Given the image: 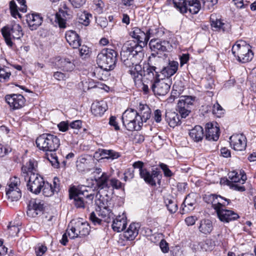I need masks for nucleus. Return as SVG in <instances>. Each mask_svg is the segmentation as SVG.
Returning <instances> with one entry per match:
<instances>
[{"instance_id":"nucleus-1","label":"nucleus","mask_w":256,"mask_h":256,"mask_svg":"<svg viewBox=\"0 0 256 256\" xmlns=\"http://www.w3.org/2000/svg\"><path fill=\"white\" fill-rule=\"evenodd\" d=\"M144 52H142V46L136 44L134 41H128L122 46L120 52L121 60L127 67L132 66L129 71H135L144 74L139 63L142 60Z\"/></svg>"},{"instance_id":"nucleus-2","label":"nucleus","mask_w":256,"mask_h":256,"mask_svg":"<svg viewBox=\"0 0 256 256\" xmlns=\"http://www.w3.org/2000/svg\"><path fill=\"white\" fill-rule=\"evenodd\" d=\"M117 55L115 50L104 48L97 56V64L100 68L105 70H112L116 66Z\"/></svg>"},{"instance_id":"nucleus-3","label":"nucleus","mask_w":256,"mask_h":256,"mask_svg":"<svg viewBox=\"0 0 256 256\" xmlns=\"http://www.w3.org/2000/svg\"><path fill=\"white\" fill-rule=\"evenodd\" d=\"M232 51L234 56L238 58V60L242 63L248 62L253 58L254 54L250 46L243 40L237 42L233 46Z\"/></svg>"},{"instance_id":"nucleus-4","label":"nucleus","mask_w":256,"mask_h":256,"mask_svg":"<svg viewBox=\"0 0 256 256\" xmlns=\"http://www.w3.org/2000/svg\"><path fill=\"white\" fill-rule=\"evenodd\" d=\"M122 121L126 129L130 131L139 130L142 128V121L139 113L134 110H127L122 114Z\"/></svg>"},{"instance_id":"nucleus-5","label":"nucleus","mask_w":256,"mask_h":256,"mask_svg":"<svg viewBox=\"0 0 256 256\" xmlns=\"http://www.w3.org/2000/svg\"><path fill=\"white\" fill-rule=\"evenodd\" d=\"M2 33L6 44L10 46L13 44L11 38L20 39L24 35L22 27L19 24H14L12 27L6 26L2 29Z\"/></svg>"},{"instance_id":"nucleus-6","label":"nucleus","mask_w":256,"mask_h":256,"mask_svg":"<svg viewBox=\"0 0 256 256\" xmlns=\"http://www.w3.org/2000/svg\"><path fill=\"white\" fill-rule=\"evenodd\" d=\"M24 179L27 182L28 190L36 194L40 192L45 182L43 178L38 174H32L30 176H27V174H25Z\"/></svg>"},{"instance_id":"nucleus-7","label":"nucleus","mask_w":256,"mask_h":256,"mask_svg":"<svg viewBox=\"0 0 256 256\" xmlns=\"http://www.w3.org/2000/svg\"><path fill=\"white\" fill-rule=\"evenodd\" d=\"M170 80L169 78H160L152 84L150 88L154 94L164 96L170 90Z\"/></svg>"},{"instance_id":"nucleus-8","label":"nucleus","mask_w":256,"mask_h":256,"mask_svg":"<svg viewBox=\"0 0 256 256\" xmlns=\"http://www.w3.org/2000/svg\"><path fill=\"white\" fill-rule=\"evenodd\" d=\"M70 230L72 234L68 230L66 232L68 233V235L71 238L74 239L76 238H81L88 234L90 227L88 223L78 222L76 224L74 227H72Z\"/></svg>"},{"instance_id":"nucleus-9","label":"nucleus","mask_w":256,"mask_h":256,"mask_svg":"<svg viewBox=\"0 0 256 256\" xmlns=\"http://www.w3.org/2000/svg\"><path fill=\"white\" fill-rule=\"evenodd\" d=\"M18 183L19 179L14 177L10 180V183L6 188V194L11 201H17L22 196L21 192L17 186Z\"/></svg>"},{"instance_id":"nucleus-10","label":"nucleus","mask_w":256,"mask_h":256,"mask_svg":"<svg viewBox=\"0 0 256 256\" xmlns=\"http://www.w3.org/2000/svg\"><path fill=\"white\" fill-rule=\"evenodd\" d=\"M86 192H87V190L82 191L74 188L70 190V198L74 199V205L76 208H84L88 204V201H84V196H85Z\"/></svg>"},{"instance_id":"nucleus-11","label":"nucleus","mask_w":256,"mask_h":256,"mask_svg":"<svg viewBox=\"0 0 256 256\" xmlns=\"http://www.w3.org/2000/svg\"><path fill=\"white\" fill-rule=\"evenodd\" d=\"M37 147L40 150L46 152V158L51 163L52 165L54 168H58L59 166V162L56 153L52 152H55L58 148L59 145H56V147H52L50 145L48 146V145L44 146L41 145H36Z\"/></svg>"},{"instance_id":"nucleus-12","label":"nucleus","mask_w":256,"mask_h":256,"mask_svg":"<svg viewBox=\"0 0 256 256\" xmlns=\"http://www.w3.org/2000/svg\"><path fill=\"white\" fill-rule=\"evenodd\" d=\"M216 123L208 122L206 124V139L210 142L217 141L220 136V128Z\"/></svg>"},{"instance_id":"nucleus-13","label":"nucleus","mask_w":256,"mask_h":256,"mask_svg":"<svg viewBox=\"0 0 256 256\" xmlns=\"http://www.w3.org/2000/svg\"><path fill=\"white\" fill-rule=\"evenodd\" d=\"M141 178H143L146 182L152 186L156 185V179L160 180V178L162 176L160 175V172L156 170H153L152 173H150L146 169L140 170V174Z\"/></svg>"},{"instance_id":"nucleus-14","label":"nucleus","mask_w":256,"mask_h":256,"mask_svg":"<svg viewBox=\"0 0 256 256\" xmlns=\"http://www.w3.org/2000/svg\"><path fill=\"white\" fill-rule=\"evenodd\" d=\"M5 99L10 108L18 109L22 108L24 104V98L21 94H13L6 95Z\"/></svg>"},{"instance_id":"nucleus-15","label":"nucleus","mask_w":256,"mask_h":256,"mask_svg":"<svg viewBox=\"0 0 256 256\" xmlns=\"http://www.w3.org/2000/svg\"><path fill=\"white\" fill-rule=\"evenodd\" d=\"M211 26L214 30L228 32L230 25L228 23L222 22L220 18H218L216 14H212L210 16Z\"/></svg>"},{"instance_id":"nucleus-16","label":"nucleus","mask_w":256,"mask_h":256,"mask_svg":"<svg viewBox=\"0 0 256 256\" xmlns=\"http://www.w3.org/2000/svg\"><path fill=\"white\" fill-rule=\"evenodd\" d=\"M44 204L38 200H32L29 202L27 214L30 217H36L43 210Z\"/></svg>"},{"instance_id":"nucleus-17","label":"nucleus","mask_w":256,"mask_h":256,"mask_svg":"<svg viewBox=\"0 0 256 256\" xmlns=\"http://www.w3.org/2000/svg\"><path fill=\"white\" fill-rule=\"evenodd\" d=\"M159 72L158 68L154 66H148L146 70H144L143 75L144 78L150 82L151 86L152 83L160 79Z\"/></svg>"},{"instance_id":"nucleus-18","label":"nucleus","mask_w":256,"mask_h":256,"mask_svg":"<svg viewBox=\"0 0 256 256\" xmlns=\"http://www.w3.org/2000/svg\"><path fill=\"white\" fill-rule=\"evenodd\" d=\"M96 197V204L98 208L110 207L111 197L105 190L98 191Z\"/></svg>"},{"instance_id":"nucleus-19","label":"nucleus","mask_w":256,"mask_h":256,"mask_svg":"<svg viewBox=\"0 0 256 256\" xmlns=\"http://www.w3.org/2000/svg\"><path fill=\"white\" fill-rule=\"evenodd\" d=\"M150 47L152 51L158 52H166L170 47L168 42L166 40L161 41L160 40H152L149 43Z\"/></svg>"},{"instance_id":"nucleus-20","label":"nucleus","mask_w":256,"mask_h":256,"mask_svg":"<svg viewBox=\"0 0 256 256\" xmlns=\"http://www.w3.org/2000/svg\"><path fill=\"white\" fill-rule=\"evenodd\" d=\"M178 64L177 62L168 60L166 66H164L162 68H159V70L164 76L168 78L176 73L178 70Z\"/></svg>"},{"instance_id":"nucleus-21","label":"nucleus","mask_w":256,"mask_h":256,"mask_svg":"<svg viewBox=\"0 0 256 256\" xmlns=\"http://www.w3.org/2000/svg\"><path fill=\"white\" fill-rule=\"evenodd\" d=\"M220 220L223 222H228L234 220L239 218L238 214L231 210L220 208L216 212Z\"/></svg>"},{"instance_id":"nucleus-22","label":"nucleus","mask_w":256,"mask_h":256,"mask_svg":"<svg viewBox=\"0 0 256 256\" xmlns=\"http://www.w3.org/2000/svg\"><path fill=\"white\" fill-rule=\"evenodd\" d=\"M108 108L106 102L101 100L93 102L91 106V112L96 116H101Z\"/></svg>"},{"instance_id":"nucleus-23","label":"nucleus","mask_w":256,"mask_h":256,"mask_svg":"<svg viewBox=\"0 0 256 256\" xmlns=\"http://www.w3.org/2000/svg\"><path fill=\"white\" fill-rule=\"evenodd\" d=\"M36 144H59L60 140L56 136L44 134L36 138Z\"/></svg>"},{"instance_id":"nucleus-24","label":"nucleus","mask_w":256,"mask_h":256,"mask_svg":"<svg viewBox=\"0 0 256 256\" xmlns=\"http://www.w3.org/2000/svg\"><path fill=\"white\" fill-rule=\"evenodd\" d=\"M66 38L73 48H77L80 46V39L75 32L73 30L67 32L66 34Z\"/></svg>"},{"instance_id":"nucleus-25","label":"nucleus","mask_w":256,"mask_h":256,"mask_svg":"<svg viewBox=\"0 0 256 256\" xmlns=\"http://www.w3.org/2000/svg\"><path fill=\"white\" fill-rule=\"evenodd\" d=\"M26 22L32 30L37 28L42 23V18L37 14H30L26 16Z\"/></svg>"},{"instance_id":"nucleus-26","label":"nucleus","mask_w":256,"mask_h":256,"mask_svg":"<svg viewBox=\"0 0 256 256\" xmlns=\"http://www.w3.org/2000/svg\"><path fill=\"white\" fill-rule=\"evenodd\" d=\"M59 68L66 72H71L75 68L74 60L69 58H62L58 62Z\"/></svg>"},{"instance_id":"nucleus-27","label":"nucleus","mask_w":256,"mask_h":256,"mask_svg":"<svg viewBox=\"0 0 256 256\" xmlns=\"http://www.w3.org/2000/svg\"><path fill=\"white\" fill-rule=\"evenodd\" d=\"M165 118L170 127L174 128L180 124L178 115L174 112L166 111Z\"/></svg>"},{"instance_id":"nucleus-28","label":"nucleus","mask_w":256,"mask_h":256,"mask_svg":"<svg viewBox=\"0 0 256 256\" xmlns=\"http://www.w3.org/2000/svg\"><path fill=\"white\" fill-rule=\"evenodd\" d=\"M189 135L194 142H198L204 138L203 128L200 126H196L190 130Z\"/></svg>"},{"instance_id":"nucleus-29","label":"nucleus","mask_w":256,"mask_h":256,"mask_svg":"<svg viewBox=\"0 0 256 256\" xmlns=\"http://www.w3.org/2000/svg\"><path fill=\"white\" fill-rule=\"evenodd\" d=\"M69 18V14L67 10L60 9L56 15V20L60 28H65L66 19Z\"/></svg>"},{"instance_id":"nucleus-30","label":"nucleus","mask_w":256,"mask_h":256,"mask_svg":"<svg viewBox=\"0 0 256 256\" xmlns=\"http://www.w3.org/2000/svg\"><path fill=\"white\" fill-rule=\"evenodd\" d=\"M140 114H139V117L140 118V121H142V126L143 122H146L148 120L151 115V110L149 106L146 104H140Z\"/></svg>"},{"instance_id":"nucleus-31","label":"nucleus","mask_w":256,"mask_h":256,"mask_svg":"<svg viewBox=\"0 0 256 256\" xmlns=\"http://www.w3.org/2000/svg\"><path fill=\"white\" fill-rule=\"evenodd\" d=\"M126 226V218H121L120 216L117 217L113 220L112 228L114 231L120 232L124 230Z\"/></svg>"},{"instance_id":"nucleus-32","label":"nucleus","mask_w":256,"mask_h":256,"mask_svg":"<svg viewBox=\"0 0 256 256\" xmlns=\"http://www.w3.org/2000/svg\"><path fill=\"white\" fill-rule=\"evenodd\" d=\"M138 224H130L128 229L124 232V237L128 240H133L138 234Z\"/></svg>"},{"instance_id":"nucleus-33","label":"nucleus","mask_w":256,"mask_h":256,"mask_svg":"<svg viewBox=\"0 0 256 256\" xmlns=\"http://www.w3.org/2000/svg\"><path fill=\"white\" fill-rule=\"evenodd\" d=\"M108 176L104 172L102 176L96 180V184L99 189L98 191L105 190L104 189H108L110 188L108 184Z\"/></svg>"},{"instance_id":"nucleus-34","label":"nucleus","mask_w":256,"mask_h":256,"mask_svg":"<svg viewBox=\"0 0 256 256\" xmlns=\"http://www.w3.org/2000/svg\"><path fill=\"white\" fill-rule=\"evenodd\" d=\"M186 12L188 10L192 14H197L200 9V4L198 0H186Z\"/></svg>"},{"instance_id":"nucleus-35","label":"nucleus","mask_w":256,"mask_h":256,"mask_svg":"<svg viewBox=\"0 0 256 256\" xmlns=\"http://www.w3.org/2000/svg\"><path fill=\"white\" fill-rule=\"evenodd\" d=\"M198 229L201 232L204 234H210L212 230V222L206 219L201 220Z\"/></svg>"},{"instance_id":"nucleus-36","label":"nucleus","mask_w":256,"mask_h":256,"mask_svg":"<svg viewBox=\"0 0 256 256\" xmlns=\"http://www.w3.org/2000/svg\"><path fill=\"white\" fill-rule=\"evenodd\" d=\"M98 215L103 218V220L107 223L110 222L111 218H113V214L110 207L99 208Z\"/></svg>"},{"instance_id":"nucleus-37","label":"nucleus","mask_w":256,"mask_h":256,"mask_svg":"<svg viewBox=\"0 0 256 256\" xmlns=\"http://www.w3.org/2000/svg\"><path fill=\"white\" fill-rule=\"evenodd\" d=\"M42 188H43V194L46 196H51L55 192H58L60 190V188L56 186H54V188L52 184L46 182H44Z\"/></svg>"},{"instance_id":"nucleus-38","label":"nucleus","mask_w":256,"mask_h":256,"mask_svg":"<svg viewBox=\"0 0 256 256\" xmlns=\"http://www.w3.org/2000/svg\"><path fill=\"white\" fill-rule=\"evenodd\" d=\"M229 142L232 144H246V138L242 134H234L230 136Z\"/></svg>"},{"instance_id":"nucleus-39","label":"nucleus","mask_w":256,"mask_h":256,"mask_svg":"<svg viewBox=\"0 0 256 256\" xmlns=\"http://www.w3.org/2000/svg\"><path fill=\"white\" fill-rule=\"evenodd\" d=\"M220 200H224V201H228V204L230 203V200L224 198L220 195L216 196V198L212 203V207L216 210V212H218L222 206H225V202H220Z\"/></svg>"},{"instance_id":"nucleus-40","label":"nucleus","mask_w":256,"mask_h":256,"mask_svg":"<svg viewBox=\"0 0 256 256\" xmlns=\"http://www.w3.org/2000/svg\"><path fill=\"white\" fill-rule=\"evenodd\" d=\"M228 178H228H222L221 180V182L223 181V182H226L227 185L230 186L233 182L236 183L240 181L238 174L236 171L230 172L228 174Z\"/></svg>"},{"instance_id":"nucleus-41","label":"nucleus","mask_w":256,"mask_h":256,"mask_svg":"<svg viewBox=\"0 0 256 256\" xmlns=\"http://www.w3.org/2000/svg\"><path fill=\"white\" fill-rule=\"evenodd\" d=\"M194 194H188L183 204L185 207L188 206V210H191L194 209V205L196 203Z\"/></svg>"},{"instance_id":"nucleus-42","label":"nucleus","mask_w":256,"mask_h":256,"mask_svg":"<svg viewBox=\"0 0 256 256\" xmlns=\"http://www.w3.org/2000/svg\"><path fill=\"white\" fill-rule=\"evenodd\" d=\"M150 30L147 31L146 32H144L142 31L140 34L138 36V37L136 40H138L137 44L141 45L142 46V48L147 44V42L150 39ZM134 42L136 44L135 42ZM142 52H143L142 49Z\"/></svg>"},{"instance_id":"nucleus-43","label":"nucleus","mask_w":256,"mask_h":256,"mask_svg":"<svg viewBox=\"0 0 256 256\" xmlns=\"http://www.w3.org/2000/svg\"><path fill=\"white\" fill-rule=\"evenodd\" d=\"M35 170L34 163L32 160H30L26 166H23L22 168V176L24 178V174H27V176L31 175L32 174H36L34 171Z\"/></svg>"},{"instance_id":"nucleus-44","label":"nucleus","mask_w":256,"mask_h":256,"mask_svg":"<svg viewBox=\"0 0 256 256\" xmlns=\"http://www.w3.org/2000/svg\"><path fill=\"white\" fill-rule=\"evenodd\" d=\"M100 155L102 156L104 158H112V160L117 158L120 156L118 152L112 150H102Z\"/></svg>"},{"instance_id":"nucleus-45","label":"nucleus","mask_w":256,"mask_h":256,"mask_svg":"<svg viewBox=\"0 0 256 256\" xmlns=\"http://www.w3.org/2000/svg\"><path fill=\"white\" fill-rule=\"evenodd\" d=\"M187 2L186 0H173L174 6L182 14L186 12Z\"/></svg>"},{"instance_id":"nucleus-46","label":"nucleus","mask_w":256,"mask_h":256,"mask_svg":"<svg viewBox=\"0 0 256 256\" xmlns=\"http://www.w3.org/2000/svg\"><path fill=\"white\" fill-rule=\"evenodd\" d=\"M88 166V160L86 158H80L76 162V168L80 172H84Z\"/></svg>"},{"instance_id":"nucleus-47","label":"nucleus","mask_w":256,"mask_h":256,"mask_svg":"<svg viewBox=\"0 0 256 256\" xmlns=\"http://www.w3.org/2000/svg\"><path fill=\"white\" fill-rule=\"evenodd\" d=\"M91 14L86 12L81 14L78 18V22L85 26H87L90 24V17H92Z\"/></svg>"},{"instance_id":"nucleus-48","label":"nucleus","mask_w":256,"mask_h":256,"mask_svg":"<svg viewBox=\"0 0 256 256\" xmlns=\"http://www.w3.org/2000/svg\"><path fill=\"white\" fill-rule=\"evenodd\" d=\"M165 202L169 212L171 213H174L178 210V205L176 202L172 200L167 199Z\"/></svg>"},{"instance_id":"nucleus-49","label":"nucleus","mask_w":256,"mask_h":256,"mask_svg":"<svg viewBox=\"0 0 256 256\" xmlns=\"http://www.w3.org/2000/svg\"><path fill=\"white\" fill-rule=\"evenodd\" d=\"M110 186L114 189L120 190L124 189V184L118 180L116 178H112L109 180Z\"/></svg>"},{"instance_id":"nucleus-50","label":"nucleus","mask_w":256,"mask_h":256,"mask_svg":"<svg viewBox=\"0 0 256 256\" xmlns=\"http://www.w3.org/2000/svg\"><path fill=\"white\" fill-rule=\"evenodd\" d=\"M129 72L131 76V77L132 78L134 82L135 85H138L139 86V84H141L143 74L138 73L135 71H129Z\"/></svg>"},{"instance_id":"nucleus-51","label":"nucleus","mask_w":256,"mask_h":256,"mask_svg":"<svg viewBox=\"0 0 256 256\" xmlns=\"http://www.w3.org/2000/svg\"><path fill=\"white\" fill-rule=\"evenodd\" d=\"M8 230L9 234L12 236H16L20 231L19 226H16L14 224H12V222H10V225L8 226Z\"/></svg>"},{"instance_id":"nucleus-52","label":"nucleus","mask_w":256,"mask_h":256,"mask_svg":"<svg viewBox=\"0 0 256 256\" xmlns=\"http://www.w3.org/2000/svg\"><path fill=\"white\" fill-rule=\"evenodd\" d=\"M180 104V106H177L178 110V111L182 118H186L190 112L191 108H186L182 107V104Z\"/></svg>"},{"instance_id":"nucleus-53","label":"nucleus","mask_w":256,"mask_h":256,"mask_svg":"<svg viewBox=\"0 0 256 256\" xmlns=\"http://www.w3.org/2000/svg\"><path fill=\"white\" fill-rule=\"evenodd\" d=\"M224 110L222 107L218 103L214 104L212 109V113L216 114L218 117H221L224 113Z\"/></svg>"},{"instance_id":"nucleus-54","label":"nucleus","mask_w":256,"mask_h":256,"mask_svg":"<svg viewBox=\"0 0 256 256\" xmlns=\"http://www.w3.org/2000/svg\"><path fill=\"white\" fill-rule=\"evenodd\" d=\"M11 74L7 72L4 68H0V81L2 82H6L10 78Z\"/></svg>"},{"instance_id":"nucleus-55","label":"nucleus","mask_w":256,"mask_h":256,"mask_svg":"<svg viewBox=\"0 0 256 256\" xmlns=\"http://www.w3.org/2000/svg\"><path fill=\"white\" fill-rule=\"evenodd\" d=\"M159 166L162 170L164 174L166 176L170 177L172 176V172L168 168L166 164L163 163H160Z\"/></svg>"},{"instance_id":"nucleus-56","label":"nucleus","mask_w":256,"mask_h":256,"mask_svg":"<svg viewBox=\"0 0 256 256\" xmlns=\"http://www.w3.org/2000/svg\"><path fill=\"white\" fill-rule=\"evenodd\" d=\"M180 99H182L184 102H185V104H186L187 105H189L190 106L193 104L195 98L192 96H180Z\"/></svg>"},{"instance_id":"nucleus-57","label":"nucleus","mask_w":256,"mask_h":256,"mask_svg":"<svg viewBox=\"0 0 256 256\" xmlns=\"http://www.w3.org/2000/svg\"><path fill=\"white\" fill-rule=\"evenodd\" d=\"M47 250V248L43 245L38 246L36 248V256H42Z\"/></svg>"},{"instance_id":"nucleus-58","label":"nucleus","mask_w":256,"mask_h":256,"mask_svg":"<svg viewBox=\"0 0 256 256\" xmlns=\"http://www.w3.org/2000/svg\"><path fill=\"white\" fill-rule=\"evenodd\" d=\"M80 55L82 57L86 58L89 54V48L84 45L81 46L79 49Z\"/></svg>"},{"instance_id":"nucleus-59","label":"nucleus","mask_w":256,"mask_h":256,"mask_svg":"<svg viewBox=\"0 0 256 256\" xmlns=\"http://www.w3.org/2000/svg\"><path fill=\"white\" fill-rule=\"evenodd\" d=\"M90 219L94 225L100 224L102 220V219L98 218L94 212L90 214Z\"/></svg>"},{"instance_id":"nucleus-60","label":"nucleus","mask_w":256,"mask_h":256,"mask_svg":"<svg viewBox=\"0 0 256 256\" xmlns=\"http://www.w3.org/2000/svg\"><path fill=\"white\" fill-rule=\"evenodd\" d=\"M205 7L210 10L214 6L217 4L218 0H202Z\"/></svg>"},{"instance_id":"nucleus-61","label":"nucleus","mask_w":256,"mask_h":256,"mask_svg":"<svg viewBox=\"0 0 256 256\" xmlns=\"http://www.w3.org/2000/svg\"><path fill=\"white\" fill-rule=\"evenodd\" d=\"M218 195L216 194H210L208 195H205L204 198V199L206 202L208 204H211L214 202V201L215 199L216 198V196Z\"/></svg>"},{"instance_id":"nucleus-62","label":"nucleus","mask_w":256,"mask_h":256,"mask_svg":"<svg viewBox=\"0 0 256 256\" xmlns=\"http://www.w3.org/2000/svg\"><path fill=\"white\" fill-rule=\"evenodd\" d=\"M160 247L163 252L166 253L168 252L169 250L168 244L164 240H162L160 241Z\"/></svg>"},{"instance_id":"nucleus-63","label":"nucleus","mask_w":256,"mask_h":256,"mask_svg":"<svg viewBox=\"0 0 256 256\" xmlns=\"http://www.w3.org/2000/svg\"><path fill=\"white\" fill-rule=\"evenodd\" d=\"M142 32V31L140 28H133V30L130 32V35L133 38L137 40L138 37V36L140 35Z\"/></svg>"},{"instance_id":"nucleus-64","label":"nucleus","mask_w":256,"mask_h":256,"mask_svg":"<svg viewBox=\"0 0 256 256\" xmlns=\"http://www.w3.org/2000/svg\"><path fill=\"white\" fill-rule=\"evenodd\" d=\"M197 220V218L195 216H190L188 217H187L185 219V222L186 224L188 226H192L194 225L196 221Z\"/></svg>"}]
</instances>
